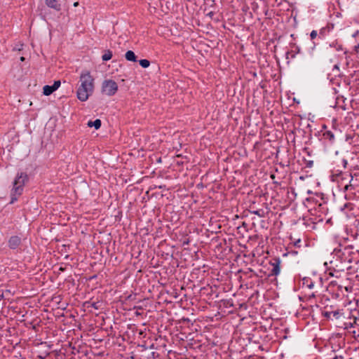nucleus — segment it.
Segmentation results:
<instances>
[{"label": "nucleus", "mask_w": 359, "mask_h": 359, "mask_svg": "<svg viewBox=\"0 0 359 359\" xmlns=\"http://www.w3.org/2000/svg\"><path fill=\"white\" fill-rule=\"evenodd\" d=\"M94 78L89 71H83L79 77V85L76 90L77 98L81 101H86L94 92Z\"/></svg>", "instance_id": "nucleus-1"}, {"label": "nucleus", "mask_w": 359, "mask_h": 359, "mask_svg": "<svg viewBox=\"0 0 359 359\" xmlns=\"http://www.w3.org/2000/svg\"><path fill=\"white\" fill-rule=\"evenodd\" d=\"M28 180V176L25 172H18L15 176L13 182V187L11 190V202L14 203L18 201V198L22 195L24 189V186Z\"/></svg>", "instance_id": "nucleus-2"}, {"label": "nucleus", "mask_w": 359, "mask_h": 359, "mask_svg": "<svg viewBox=\"0 0 359 359\" xmlns=\"http://www.w3.org/2000/svg\"><path fill=\"white\" fill-rule=\"evenodd\" d=\"M118 91L117 83L111 80L108 79L103 81L102 84V93L108 96L114 95Z\"/></svg>", "instance_id": "nucleus-3"}, {"label": "nucleus", "mask_w": 359, "mask_h": 359, "mask_svg": "<svg viewBox=\"0 0 359 359\" xmlns=\"http://www.w3.org/2000/svg\"><path fill=\"white\" fill-rule=\"evenodd\" d=\"M280 263L281 261L280 259H275L273 262H271L272 269L271 271V275L272 276H278L280 272Z\"/></svg>", "instance_id": "nucleus-4"}, {"label": "nucleus", "mask_w": 359, "mask_h": 359, "mask_svg": "<svg viewBox=\"0 0 359 359\" xmlns=\"http://www.w3.org/2000/svg\"><path fill=\"white\" fill-rule=\"evenodd\" d=\"M21 239L18 236H11L8 240V246L11 249H16L20 244Z\"/></svg>", "instance_id": "nucleus-5"}, {"label": "nucleus", "mask_w": 359, "mask_h": 359, "mask_svg": "<svg viewBox=\"0 0 359 359\" xmlns=\"http://www.w3.org/2000/svg\"><path fill=\"white\" fill-rule=\"evenodd\" d=\"M45 4L48 8H53L56 11L61 10V5L57 0H45Z\"/></svg>", "instance_id": "nucleus-6"}, {"label": "nucleus", "mask_w": 359, "mask_h": 359, "mask_svg": "<svg viewBox=\"0 0 359 359\" xmlns=\"http://www.w3.org/2000/svg\"><path fill=\"white\" fill-rule=\"evenodd\" d=\"M125 57L128 61L136 62L137 57L133 51L128 50L125 54Z\"/></svg>", "instance_id": "nucleus-7"}, {"label": "nucleus", "mask_w": 359, "mask_h": 359, "mask_svg": "<svg viewBox=\"0 0 359 359\" xmlns=\"http://www.w3.org/2000/svg\"><path fill=\"white\" fill-rule=\"evenodd\" d=\"M87 125L88 127H94L96 130H97L101 127V121L100 119H96L93 121H89Z\"/></svg>", "instance_id": "nucleus-8"}, {"label": "nucleus", "mask_w": 359, "mask_h": 359, "mask_svg": "<svg viewBox=\"0 0 359 359\" xmlns=\"http://www.w3.org/2000/svg\"><path fill=\"white\" fill-rule=\"evenodd\" d=\"M43 93L45 95H50L52 94L55 90H53V87L51 86L46 85L43 88Z\"/></svg>", "instance_id": "nucleus-9"}, {"label": "nucleus", "mask_w": 359, "mask_h": 359, "mask_svg": "<svg viewBox=\"0 0 359 359\" xmlns=\"http://www.w3.org/2000/svg\"><path fill=\"white\" fill-rule=\"evenodd\" d=\"M112 57V52L109 50H105L102 56V59L104 61H108Z\"/></svg>", "instance_id": "nucleus-10"}, {"label": "nucleus", "mask_w": 359, "mask_h": 359, "mask_svg": "<svg viewBox=\"0 0 359 359\" xmlns=\"http://www.w3.org/2000/svg\"><path fill=\"white\" fill-rule=\"evenodd\" d=\"M303 285H306L309 289H312L314 286L313 281L311 279L306 278L303 279Z\"/></svg>", "instance_id": "nucleus-11"}, {"label": "nucleus", "mask_w": 359, "mask_h": 359, "mask_svg": "<svg viewBox=\"0 0 359 359\" xmlns=\"http://www.w3.org/2000/svg\"><path fill=\"white\" fill-rule=\"evenodd\" d=\"M140 65L143 68H147L150 65V62L148 60L142 59L139 61Z\"/></svg>", "instance_id": "nucleus-12"}, {"label": "nucleus", "mask_w": 359, "mask_h": 359, "mask_svg": "<svg viewBox=\"0 0 359 359\" xmlns=\"http://www.w3.org/2000/svg\"><path fill=\"white\" fill-rule=\"evenodd\" d=\"M352 53L359 55V43L353 47Z\"/></svg>", "instance_id": "nucleus-13"}, {"label": "nucleus", "mask_w": 359, "mask_h": 359, "mask_svg": "<svg viewBox=\"0 0 359 359\" xmlns=\"http://www.w3.org/2000/svg\"><path fill=\"white\" fill-rule=\"evenodd\" d=\"M60 81H55L54 83L51 86L53 87V90H57L60 86Z\"/></svg>", "instance_id": "nucleus-14"}, {"label": "nucleus", "mask_w": 359, "mask_h": 359, "mask_svg": "<svg viewBox=\"0 0 359 359\" xmlns=\"http://www.w3.org/2000/svg\"><path fill=\"white\" fill-rule=\"evenodd\" d=\"M317 32L316 30H313L310 34L311 39H314L317 36Z\"/></svg>", "instance_id": "nucleus-15"}, {"label": "nucleus", "mask_w": 359, "mask_h": 359, "mask_svg": "<svg viewBox=\"0 0 359 359\" xmlns=\"http://www.w3.org/2000/svg\"><path fill=\"white\" fill-rule=\"evenodd\" d=\"M359 34V30H356L353 34L352 37L355 38Z\"/></svg>", "instance_id": "nucleus-16"}, {"label": "nucleus", "mask_w": 359, "mask_h": 359, "mask_svg": "<svg viewBox=\"0 0 359 359\" xmlns=\"http://www.w3.org/2000/svg\"><path fill=\"white\" fill-rule=\"evenodd\" d=\"M332 313L333 316L337 318L339 313L338 311H333Z\"/></svg>", "instance_id": "nucleus-17"}, {"label": "nucleus", "mask_w": 359, "mask_h": 359, "mask_svg": "<svg viewBox=\"0 0 359 359\" xmlns=\"http://www.w3.org/2000/svg\"><path fill=\"white\" fill-rule=\"evenodd\" d=\"M252 213L255 214V215H258L259 217H262V215L259 214V210L253 211Z\"/></svg>", "instance_id": "nucleus-18"}, {"label": "nucleus", "mask_w": 359, "mask_h": 359, "mask_svg": "<svg viewBox=\"0 0 359 359\" xmlns=\"http://www.w3.org/2000/svg\"><path fill=\"white\" fill-rule=\"evenodd\" d=\"M22 46V45L20 46V47H16V48H14V50H21V47Z\"/></svg>", "instance_id": "nucleus-19"}, {"label": "nucleus", "mask_w": 359, "mask_h": 359, "mask_svg": "<svg viewBox=\"0 0 359 359\" xmlns=\"http://www.w3.org/2000/svg\"><path fill=\"white\" fill-rule=\"evenodd\" d=\"M334 69H337V70H339V67H338V65H335L334 66Z\"/></svg>", "instance_id": "nucleus-20"}, {"label": "nucleus", "mask_w": 359, "mask_h": 359, "mask_svg": "<svg viewBox=\"0 0 359 359\" xmlns=\"http://www.w3.org/2000/svg\"><path fill=\"white\" fill-rule=\"evenodd\" d=\"M301 242L300 239H299L296 243H295V245H297L298 243H299Z\"/></svg>", "instance_id": "nucleus-21"}, {"label": "nucleus", "mask_w": 359, "mask_h": 359, "mask_svg": "<svg viewBox=\"0 0 359 359\" xmlns=\"http://www.w3.org/2000/svg\"><path fill=\"white\" fill-rule=\"evenodd\" d=\"M20 60V61L23 62L25 61V58L24 57H21Z\"/></svg>", "instance_id": "nucleus-22"}, {"label": "nucleus", "mask_w": 359, "mask_h": 359, "mask_svg": "<svg viewBox=\"0 0 359 359\" xmlns=\"http://www.w3.org/2000/svg\"><path fill=\"white\" fill-rule=\"evenodd\" d=\"M78 5H79V2H75V3L74 4V6H77Z\"/></svg>", "instance_id": "nucleus-23"}, {"label": "nucleus", "mask_w": 359, "mask_h": 359, "mask_svg": "<svg viewBox=\"0 0 359 359\" xmlns=\"http://www.w3.org/2000/svg\"><path fill=\"white\" fill-rule=\"evenodd\" d=\"M350 186H351V184L350 185H346L345 189L347 190Z\"/></svg>", "instance_id": "nucleus-24"}]
</instances>
